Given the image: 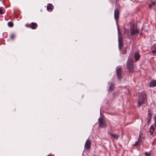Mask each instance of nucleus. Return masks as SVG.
<instances>
[{"instance_id":"nucleus-1","label":"nucleus","mask_w":156,"mask_h":156,"mask_svg":"<svg viewBox=\"0 0 156 156\" xmlns=\"http://www.w3.org/2000/svg\"><path fill=\"white\" fill-rule=\"evenodd\" d=\"M139 101L138 105L140 106L141 105L144 104L146 101V95L145 93H141L139 97Z\"/></svg>"},{"instance_id":"nucleus-2","label":"nucleus","mask_w":156,"mask_h":156,"mask_svg":"<svg viewBox=\"0 0 156 156\" xmlns=\"http://www.w3.org/2000/svg\"><path fill=\"white\" fill-rule=\"evenodd\" d=\"M127 68L131 71L133 68V61L131 59H129L127 63Z\"/></svg>"},{"instance_id":"nucleus-3","label":"nucleus","mask_w":156,"mask_h":156,"mask_svg":"<svg viewBox=\"0 0 156 156\" xmlns=\"http://www.w3.org/2000/svg\"><path fill=\"white\" fill-rule=\"evenodd\" d=\"M99 126L101 128H103L106 126V122L103 118H99L98 119Z\"/></svg>"},{"instance_id":"nucleus-4","label":"nucleus","mask_w":156,"mask_h":156,"mask_svg":"<svg viewBox=\"0 0 156 156\" xmlns=\"http://www.w3.org/2000/svg\"><path fill=\"white\" fill-rule=\"evenodd\" d=\"M139 32L135 25H132L130 29V33L131 35H134Z\"/></svg>"},{"instance_id":"nucleus-5","label":"nucleus","mask_w":156,"mask_h":156,"mask_svg":"<svg viewBox=\"0 0 156 156\" xmlns=\"http://www.w3.org/2000/svg\"><path fill=\"white\" fill-rule=\"evenodd\" d=\"M116 73L118 78L120 79L122 78L121 68L120 67H119L117 68L116 70Z\"/></svg>"},{"instance_id":"nucleus-6","label":"nucleus","mask_w":156,"mask_h":156,"mask_svg":"<svg viewBox=\"0 0 156 156\" xmlns=\"http://www.w3.org/2000/svg\"><path fill=\"white\" fill-rule=\"evenodd\" d=\"M119 11L118 9H116L115 11L114 12V17L115 18L117 21V20L119 19Z\"/></svg>"},{"instance_id":"nucleus-7","label":"nucleus","mask_w":156,"mask_h":156,"mask_svg":"<svg viewBox=\"0 0 156 156\" xmlns=\"http://www.w3.org/2000/svg\"><path fill=\"white\" fill-rule=\"evenodd\" d=\"M91 143L89 140H87L85 144V148L87 149H89L90 147Z\"/></svg>"},{"instance_id":"nucleus-8","label":"nucleus","mask_w":156,"mask_h":156,"mask_svg":"<svg viewBox=\"0 0 156 156\" xmlns=\"http://www.w3.org/2000/svg\"><path fill=\"white\" fill-rule=\"evenodd\" d=\"M152 115L151 113H149L148 115V118H147V124L149 125L151 121Z\"/></svg>"},{"instance_id":"nucleus-9","label":"nucleus","mask_w":156,"mask_h":156,"mask_svg":"<svg viewBox=\"0 0 156 156\" xmlns=\"http://www.w3.org/2000/svg\"><path fill=\"white\" fill-rule=\"evenodd\" d=\"M37 24L36 23L32 22L31 23L30 25V27L33 29H35L37 28Z\"/></svg>"},{"instance_id":"nucleus-10","label":"nucleus","mask_w":156,"mask_h":156,"mask_svg":"<svg viewBox=\"0 0 156 156\" xmlns=\"http://www.w3.org/2000/svg\"><path fill=\"white\" fill-rule=\"evenodd\" d=\"M134 57L136 61L139 60L140 58V55L138 52H136L135 53Z\"/></svg>"},{"instance_id":"nucleus-11","label":"nucleus","mask_w":156,"mask_h":156,"mask_svg":"<svg viewBox=\"0 0 156 156\" xmlns=\"http://www.w3.org/2000/svg\"><path fill=\"white\" fill-rule=\"evenodd\" d=\"M149 86L151 87L156 86V80H153L151 81L150 83Z\"/></svg>"},{"instance_id":"nucleus-12","label":"nucleus","mask_w":156,"mask_h":156,"mask_svg":"<svg viewBox=\"0 0 156 156\" xmlns=\"http://www.w3.org/2000/svg\"><path fill=\"white\" fill-rule=\"evenodd\" d=\"M110 135L113 138H115L116 139H117L119 137V136L118 135H116L115 134H112L111 133H110Z\"/></svg>"},{"instance_id":"nucleus-13","label":"nucleus","mask_w":156,"mask_h":156,"mask_svg":"<svg viewBox=\"0 0 156 156\" xmlns=\"http://www.w3.org/2000/svg\"><path fill=\"white\" fill-rule=\"evenodd\" d=\"M114 88V84L112 83H111L110 84L109 87L108 88V90L109 91H112V90Z\"/></svg>"},{"instance_id":"nucleus-14","label":"nucleus","mask_w":156,"mask_h":156,"mask_svg":"<svg viewBox=\"0 0 156 156\" xmlns=\"http://www.w3.org/2000/svg\"><path fill=\"white\" fill-rule=\"evenodd\" d=\"M118 36H119V43H121L122 42V38L119 35V30H118Z\"/></svg>"},{"instance_id":"nucleus-15","label":"nucleus","mask_w":156,"mask_h":156,"mask_svg":"<svg viewBox=\"0 0 156 156\" xmlns=\"http://www.w3.org/2000/svg\"><path fill=\"white\" fill-rule=\"evenodd\" d=\"M156 4L155 2L151 1V3L149 5V7L150 9H151L153 6L155 5Z\"/></svg>"},{"instance_id":"nucleus-16","label":"nucleus","mask_w":156,"mask_h":156,"mask_svg":"<svg viewBox=\"0 0 156 156\" xmlns=\"http://www.w3.org/2000/svg\"><path fill=\"white\" fill-rule=\"evenodd\" d=\"M122 42L119 43V50L120 51L122 48Z\"/></svg>"},{"instance_id":"nucleus-17","label":"nucleus","mask_w":156,"mask_h":156,"mask_svg":"<svg viewBox=\"0 0 156 156\" xmlns=\"http://www.w3.org/2000/svg\"><path fill=\"white\" fill-rule=\"evenodd\" d=\"M8 25L10 27H12L13 25V23L12 22H9L8 23Z\"/></svg>"},{"instance_id":"nucleus-18","label":"nucleus","mask_w":156,"mask_h":156,"mask_svg":"<svg viewBox=\"0 0 156 156\" xmlns=\"http://www.w3.org/2000/svg\"><path fill=\"white\" fill-rule=\"evenodd\" d=\"M54 9V6L51 4L49 3V10H52Z\"/></svg>"},{"instance_id":"nucleus-19","label":"nucleus","mask_w":156,"mask_h":156,"mask_svg":"<svg viewBox=\"0 0 156 156\" xmlns=\"http://www.w3.org/2000/svg\"><path fill=\"white\" fill-rule=\"evenodd\" d=\"M150 130H152V131H154L155 130V129L153 125L151 126Z\"/></svg>"},{"instance_id":"nucleus-20","label":"nucleus","mask_w":156,"mask_h":156,"mask_svg":"<svg viewBox=\"0 0 156 156\" xmlns=\"http://www.w3.org/2000/svg\"><path fill=\"white\" fill-rule=\"evenodd\" d=\"M154 126L156 128V115L154 116Z\"/></svg>"},{"instance_id":"nucleus-21","label":"nucleus","mask_w":156,"mask_h":156,"mask_svg":"<svg viewBox=\"0 0 156 156\" xmlns=\"http://www.w3.org/2000/svg\"><path fill=\"white\" fill-rule=\"evenodd\" d=\"M139 145V142L138 141L136 142L135 144H134L135 146H138Z\"/></svg>"},{"instance_id":"nucleus-22","label":"nucleus","mask_w":156,"mask_h":156,"mask_svg":"<svg viewBox=\"0 0 156 156\" xmlns=\"http://www.w3.org/2000/svg\"><path fill=\"white\" fill-rule=\"evenodd\" d=\"M145 155L146 156H150V154L149 153L146 152L145 153Z\"/></svg>"},{"instance_id":"nucleus-23","label":"nucleus","mask_w":156,"mask_h":156,"mask_svg":"<svg viewBox=\"0 0 156 156\" xmlns=\"http://www.w3.org/2000/svg\"><path fill=\"white\" fill-rule=\"evenodd\" d=\"M15 37V35L14 34H12L10 36V38L11 39H13Z\"/></svg>"},{"instance_id":"nucleus-24","label":"nucleus","mask_w":156,"mask_h":156,"mask_svg":"<svg viewBox=\"0 0 156 156\" xmlns=\"http://www.w3.org/2000/svg\"><path fill=\"white\" fill-rule=\"evenodd\" d=\"M0 14H3V13L2 12V10L1 8H0Z\"/></svg>"},{"instance_id":"nucleus-25","label":"nucleus","mask_w":156,"mask_h":156,"mask_svg":"<svg viewBox=\"0 0 156 156\" xmlns=\"http://www.w3.org/2000/svg\"><path fill=\"white\" fill-rule=\"evenodd\" d=\"M126 50H123V52H122V53L123 54H125L126 53Z\"/></svg>"},{"instance_id":"nucleus-26","label":"nucleus","mask_w":156,"mask_h":156,"mask_svg":"<svg viewBox=\"0 0 156 156\" xmlns=\"http://www.w3.org/2000/svg\"><path fill=\"white\" fill-rule=\"evenodd\" d=\"M153 132L154 131H152V130H150V132L151 133V135L153 134Z\"/></svg>"},{"instance_id":"nucleus-27","label":"nucleus","mask_w":156,"mask_h":156,"mask_svg":"<svg viewBox=\"0 0 156 156\" xmlns=\"http://www.w3.org/2000/svg\"><path fill=\"white\" fill-rule=\"evenodd\" d=\"M47 9L48 10H49V5H48L47 6Z\"/></svg>"},{"instance_id":"nucleus-28","label":"nucleus","mask_w":156,"mask_h":156,"mask_svg":"<svg viewBox=\"0 0 156 156\" xmlns=\"http://www.w3.org/2000/svg\"><path fill=\"white\" fill-rule=\"evenodd\" d=\"M26 27H30V26H28V24H26Z\"/></svg>"},{"instance_id":"nucleus-29","label":"nucleus","mask_w":156,"mask_h":156,"mask_svg":"<svg viewBox=\"0 0 156 156\" xmlns=\"http://www.w3.org/2000/svg\"><path fill=\"white\" fill-rule=\"evenodd\" d=\"M153 53H154V51H153Z\"/></svg>"},{"instance_id":"nucleus-30","label":"nucleus","mask_w":156,"mask_h":156,"mask_svg":"<svg viewBox=\"0 0 156 156\" xmlns=\"http://www.w3.org/2000/svg\"><path fill=\"white\" fill-rule=\"evenodd\" d=\"M49 156H52L51 155H49Z\"/></svg>"},{"instance_id":"nucleus-31","label":"nucleus","mask_w":156,"mask_h":156,"mask_svg":"<svg viewBox=\"0 0 156 156\" xmlns=\"http://www.w3.org/2000/svg\"><path fill=\"white\" fill-rule=\"evenodd\" d=\"M47 156H49V155H48Z\"/></svg>"}]
</instances>
